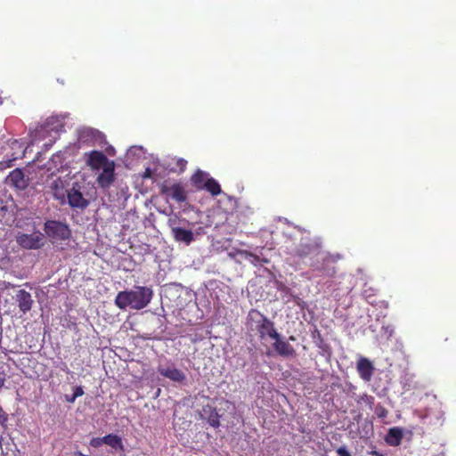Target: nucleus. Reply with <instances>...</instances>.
Listing matches in <instances>:
<instances>
[{"mask_svg":"<svg viewBox=\"0 0 456 456\" xmlns=\"http://www.w3.org/2000/svg\"><path fill=\"white\" fill-rule=\"evenodd\" d=\"M210 179L209 174L202 171L200 169H198L191 177H190V183L191 185L196 190V191H203L204 190V184L208 182V180Z\"/></svg>","mask_w":456,"mask_h":456,"instance_id":"f3484780","label":"nucleus"},{"mask_svg":"<svg viewBox=\"0 0 456 456\" xmlns=\"http://www.w3.org/2000/svg\"><path fill=\"white\" fill-rule=\"evenodd\" d=\"M16 241L25 249H38L45 245V235L40 232L21 233L17 236Z\"/></svg>","mask_w":456,"mask_h":456,"instance_id":"39448f33","label":"nucleus"},{"mask_svg":"<svg viewBox=\"0 0 456 456\" xmlns=\"http://www.w3.org/2000/svg\"><path fill=\"white\" fill-rule=\"evenodd\" d=\"M337 453H338L339 456H351V454L349 453V452H348L345 447H339V448L337 450Z\"/></svg>","mask_w":456,"mask_h":456,"instance_id":"cd10ccee","label":"nucleus"},{"mask_svg":"<svg viewBox=\"0 0 456 456\" xmlns=\"http://www.w3.org/2000/svg\"><path fill=\"white\" fill-rule=\"evenodd\" d=\"M246 325L249 330L256 331L261 340L278 337L274 323L256 309L248 312Z\"/></svg>","mask_w":456,"mask_h":456,"instance_id":"f03ea898","label":"nucleus"},{"mask_svg":"<svg viewBox=\"0 0 456 456\" xmlns=\"http://www.w3.org/2000/svg\"><path fill=\"white\" fill-rule=\"evenodd\" d=\"M15 302L19 307V310L22 314H26L31 310L34 304L31 294L25 289H19L15 295Z\"/></svg>","mask_w":456,"mask_h":456,"instance_id":"9b49d317","label":"nucleus"},{"mask_svg":"<svg viewBox=\"0 0 456 456\" xmlns=\"http://www.w3.org/2000/svg\"><path fill=\"white\" fill-rule=\"evenodd\" d=\"M204 190L209 192L213 197H216L222 193L221 186L218 183V182L214 179L213 177H210V179L208 180V182L204 184Z\"/></svg>","mask_w":456,"mask_h":456,"instance_id":"aec40b11","label":"nucleus"},{"mask_svg":"<svg viewBox=\"0 0 456 456\" xmlns=\"http://www.w3.org/2000/svg\"><path fill=\"white\" fill-rule=\"evenodd\" d=\"M337 259L331 255H324L316 262L311 264L313 272L318 276L333 277L336 274L335 264Z\"/></svg>","mask_w":456,"mask_h":456,"instance_id":"20e7f679","label":"nucleus"},{"mask_svg":"<svg viewBox=\"0 0 456 456\" xmlns=\"http://www.w3.org/2000/svg\"><path fill=\"white\" fill-rule=\"evenodd\" d=\"M159 372L161 376L167 378L174 382L183 383L186 379L185 374L175 366L159 368Z\"/></svg>","mask_w":456,"mask_h":456,"instance_id":"4468645a","label":"nucleus"},{"mask_svg":"<svg viewBox=\"0 0 456 456\" xmlns=\"http://www.w3.org/2000/svg\"><path fill=\"white\" fill-rule=\"evenodd\" d=\"M354 400L357 404L361 405L364 403L370 410H372L374 405L375 398L372 395H369L367 394H362L360 395H356Z\"/></svg>","mask_w":456,"mask_h":456,"instance_id":"5701e85b","label":"nucleus"},{"mask_svg":"<svg viewBox=\"0 0 456 456\" xmlns=\"http://www.w3.org/2000/svg\"><path fill=\"white\" fill-rule=\"evenodd\" d=\"M244 254L246 255L247 257H252L254 261H259V257L251 252L245 251Z\"/></svg>","mask_w":456,"mask_h":456,"instance_id":"7c9ffc66","label":"nucleus"},{"mask_svg":"<svg viewBox=\"0 0 456 456\" xmlns=\"http://www.w3.org/2000/svg\"><path fill=\"white\" fill-rule=\"evenodd\" d=\"M159 189L161 194L172 198L178 203H183L187 200L186 191L180 183H175L169 186L167 182H164L160 184Z\"/></svg>","mask_w":456,"mask_h":456,"instance_id":"423d86ee","label":"nucleus"},{"mask_svg":"<svg viewBox=\"0 0 456 456\" xmlns=\"http://www.w3.org/2000/svg\"><path fill=\"white\" fill-rule=\"evenodd\" d=\"M50 190L55 199H63L65 196L64 181L60 177L54 179L50 184Z\"/></svg>","mask_w":456,"mask_h":456,"instance_id":"6ab92c4d","label":"nucleus"},{"mask_svg":"<svg viewBox=\"0 0 456 456\" xmlns=\"http://www.w3.org/2000/svg\"><path fill=\"white\" fill-rule=\"evenodd\" d=\"M41 133H42V128H40L37 131L36 135H35L36 139H38L40 137Z\"/></svg>","mask_w":456,"mask_h":456,"instance_id":"f704fd0d","label":"nucleus"},{"mask_svg":"<svg viewBox=\"0 0 456 456\" xmlns=\"http://www.w3.org/2000/svg\"><path fill=\"white\" fill-rule=\"evenodd\" d=\"M77 397L73 394L72 395H66L65 400L69 403H73Z\"/></svg>","mask_w":456,"mask_h":456,"instance_id":"c756f323","label":"nucleus"},{"mask_svg":"<svg viewBox=\"0 0 456 456\" xmlns=\"http://www.w3.org/2000/svg\"><path fill=\"white\" fill-rule=\"evenodd\" d=\"M3 103V99L2 97L0 96V105Z\"/></svg>","mask_w":456,"mask_h":456,"instance_id":"ea45409f","label":"nucleus"},{"mask_svg":"<svg viewBox=\"0 0 456 456\" xmlns=\"http://www.w3.org/2000/svg\"><path fill=\"white\" fill-rule=\"evenodd\" d=\"M102 441L104 442L105 444H107L114 449L122 446L121 438L117 435L109 434V435L103 436Z\"/></svg>","mask_w":456,"mask_h":456,"instance_id":"4be33fe9","label":"nucleus"},{"mask_svg":"<svg viewBox=\"0 0 456 456\" xmlns=\"http://www.w3.org/2000/svg\"><path fill=\"white\" fill-rule=\"evenodd\" d=\"M75 396L77 397H79V396H82L84 395V390H83V387L81 386H77L74 388V393Z\"/></svg>","mask_w":456,"mask_h":456,"instance_id":"c85d7f7f","label":"nucleus"},{"mask_svg":"<svg viewBox=\"0 0 456 456\" xmlns=\"http://www.w3.org/2000/svg\"><path fill=\"white\" fill-rule=\"evenodd\" d=\"M144 178H150L151 177V170L150 168H147L144 172Z\"/></svg>","mask_w":456,"mask_h":456,"instance_id":"2f4dec72","label":"nucleus"},{"mask_svg":"<svg viewBox=\"0 0 456 456\" xmlns=\"http://www.w3.org/2000/svg\"><path fill=\"white\" fill-rule=\"evenodd\" d=\"M153 290L147 286H135L134 289L119 291L115 297V305L120 310L130 307L134 310L145 308L153 297Z\"/></svg>","mask_w":456,"mask_h":456,"instance_id":"f257e3e1","label":"nucleus"},{"mask_svg":"<svg viewBox=\"0 0 456 456\" xmlns=\"http://www.w3.org/2000/svg\"><path fill=\"white\" fill-rule=\"evenodd\" d=\"M204 414H208V422L212 427H218L219 426V416L216 411L215 408L207 405L203 408Z\"/></svg>","mask_w":456,"mask_h":456,"instance_id":"412c9836","label":"nucleus"},{"mask_svg":"<svg viewBox=\"0 0 456 456\" xmlns=\"http://www.w3.org/2000/svg\"><path fill=\"white\" fill-rule=\"evenodd\" d=\"M87 159L86 164L93 170H99L100 168H104V167H108V164L114 163L112 160H110L106 155L100 151H92L89 153H86Z\"/></svg>","mask_w":456,"mask_h":456,"instance_id":"1a4fd4ad","label":"nucleus"},{"mask_svg":"<svg viewBox=\"0 0 456 456\" xmlns=\"http://www.w3.org/2000/svg\"><path fill=\"white\" fill-rule=\"evenodd\" d=\"M79 183H73L72 188L67 191V198L72 208L85 209L89 205V200L84 198Z\"/></svg>","mask_w":456,"mask_h":456,"instance_id":"0eeeda50","label":"nucleus"},{"mask_svg":"<svg viewBox=\"0 0 456 456\" xmlns=\"http://www.w3.org/2000/svg\"><path fill=\"white\" fill-rule=\"evenodd\" d=\"M175 168H171V171H176L178 170L180 173L184 172L187 166V160L182 158H178L175 159Z\"/></svg>","mask_w":456,"mask_h":456,"instance_id":"393cba45","label":"nucleus"},{"mask_svg":"<svg viewBox=\"0 0 456 456\" xmlns=\"http://www.w3.org/2000/svg\"><path fill=\"white\" fill-rule=\"evenodd\" d=\"M320 253V245L314 241L308 240L301 242L292 254L294 256L303 259L310 256H319Z\"/></svg>","mask_w":456,"mask_h":456,"instance_id":"6e6552de","label":"nucleus"},{"mask_svg":"<svg viewBox=\"0 0 456 456\" xmlns=\"http://www.w3.org/2000/svg\"><path fill=\"white\" fill-rule=\"evenodd\" d=\"M173 238L177 242H183L189 246L194 240V233L191 230L182 227H172Z\"/></svg>","mask_w":456,"mask_h":456,"instance_id":"2eb2a0df","label":"nucleus"},{"mask_svg":"<svg viewBox=\"0 0 456 456\" xmlns=\"http://www.w3.org/2000/svg\"><path fill=\"white\" fill-rule=\"evenodd\" d=\"M102 440L103 437H94L90 441V445L94 448L100 447L104 444Z\"/></svg>","mask_w":456,"mask_h":456,"instance_id":"a878e982","label":"nucleus"},{"mask_svg":"<svg viewBox=\"0 0 456 456\" xmlns=\"http://www.w3.org/2000/svg\"><path fill=\"white\" fill-rule=\"evenodd\" d=\"M74 456H89V455H86V454H83L82 452H76Z\"/></svg>","mask_w":456,"mask_h":456,"instance_id":"e433bc0d","label":"nucleus"},{"mask_svg":"<svg viewBox=\"0 0 456 456\" xmlns=\"http://www.w3.org/2000/svg\"><path fill=\"white\" fill-rule=\"evenodd\" d=\"M370 453H371L372 455H374V456H384V455H382L381 453H379V452H377V451H372Z\"/></svg>","mask_w":456,"mask_h":456,"instance_id":"c9c22d12","label":"nucleus"},{"mask_svg":"<svg viewBox=\"0 0 456 456\" xmlns=\"http://www.w3.org/2000/svg\"><path fill=\"white\" fill-rule=\"evenodd\" d=\"M4 381H5V379H4V374L2 372H0V388L4 387Z\"/></svg>","mask_w":456,"mask_h":456,"instance_id":"473e14b6","label":"nucleus"},{"mask_svg":"<svg viewBox=\"0 0 456 456\" xmlns=\"http://www.w3.org/2000/svg\"><path fill=\"white\" fill-rule=\"evenodd\" d=\"M376 413H377L379 418L383 419V418H386L387 416L388 411H387V410L385 407L379 405V406L377 407Z\"/></svg>","mask_w":456,"mask_h":456,"instance_id":"bb28decb","label":"nucleus"},{"mask_svg":"<svg viewBox=\"0 0 456 456\" xmlns=\"http://www.w3.org/2000/svg\"><path fill=\"white\" fill-rule=\"evenodd\" d=\"M46 124L48 126L56 124V126L53 128L55 129L56 131L61 130L63 128L62 120L60 119L59 117H50L47 119Z\"/></svg>","mask_w":456,"mask_h":456,"instance_id":"b1692460","label":"nucleus"},{"mask_svg":"<svg viewBox=\"0 0 456 456\" xmlns=\"http://www.w3.org/2000/svg\"><path fill=\"white\" fill-rule=\"evenodd\" d=\"M295 339H296V338H295L293 336H290V337H289V340L294 341Z\"/></svg>","mask_w":456,"mask_h":456,"instance_id":"58836bf2","label":"nucleus"},{"mask_svg":"<svg viewBox=\"0 0 456 456\" xmlns=\"http://www.w3.org/2000/svg\"><path fill=\"white\" fill-rule=\"evenodd\" d=\"M13 161V159H10L9 160V163L6 165V167H11L12 166V162Z\"/></svg>","mask_w":456,"mask_h":456,"instance_id":"4c0bfd02","label":"nucleus"},{"mask_svg":"<svg viewBox=\"0 0 456 456\" xmlns=\"http://www.w3.org/2000/svg\"><path fill=\"white\" fill-rule=\"evenodd\" d=\"M7 182L18 190H24L28 184V179L20 168H16L9 174Z\"/></svg>","mask_w":456,"mask_h":456,"instance_id":"ddd939ff","label":"nucleus"},{"mask_svg":"<svg viewBox=\"0 0 456 456\" xmlns=\"http://www.w3.org/2000/svg\"><path fill=\"white\" fill-rule=\"evenodd\" d=\"M44 232L53 244L69 240L71 237L69 226L57 220H46L44 224Z\"/></svg>","mask_w":456,"mask_h":456,"instance_id":"7ed1b4c3","label":"nucleus"},{"mask_svg":"<svg viewBox=\"0 0 456 456\" xmlns=\"http://www.w3.org/2000/svg\"><path fill=\"white\" fill-rule=\"evenodd\" d=\"M115 180V164L110 163L104 167L102 172L97 176L96 183L102 189H109Z\"/></svg>","mask_w":456,"mask_h":456,"instance_id":"9d476101","label":"nucleus"},{"mask_svg":"<svg viewBox=\"0 0 456 456\" xmlns=\"http://www.w3.org/2000/svg\"><path fill=\"white\" fill-rule=\"evenodd\" d=\"M272 339L275 340L273 343V348L279 355L287 358L296 355V350L294 347L289 342L281 339L279 333L277 338H273Z\"/></svg>","mask_w":456,"mask_h":456,"instance_id":"f8f14e48","label":"nucleus"},{"mask_svg":"<svg viewBox=\"0 0 456 456\" xmlns=\"http://www.w3.org/2000/svg\"><path fill=\"white\" fill-rule=\"evenodd\" d=\"M403 437V430L400 428H391L385 436V442L390 446H398Z\"/></svg>","mask_w":456,"mask_h":456,"instance_id":"a211bd4d","label":"nucleus"},{"mask_svg":"<svg viewBox=\"0 0 456 456\" xmlns=\"http://www.w3.org/2000/svg\"><path fill=\"white\" fill-rule=\"evenodd\" d=\"M6 208L4 202L2 199H0V212Z\"/></svg>","mask_w":456,"mask_h":456,"instance_id":"72a5a7b5","label":"nucleus"},{"mask_svg":"<svg viewBox=\"0 0 456 456\" xmlns=\"http://www.w3.org/2000/svg\"><path fill=\"white\" fill-rule=\"evenodd\" d=\"M357 372L364 381H370L373 375L374 367L367 358H361L357 362Z\"/></svg>","mask_w":456,"mask_h":456,"instance_id":"dca6fc26","label":"nucleus"}]
</instances>
